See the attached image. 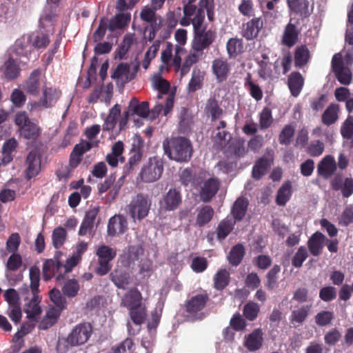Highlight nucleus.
Here are the masks:
<instances>
[{
	"mask_svg": "<svg viewBox=\"0 0 353 353\" xmlns=\"http://www.w3.org/2000/svg\"><path fill=\"white\" fill-rule=\"evenodd\" d=\"M165 154L171 160L188 162L190 160L193 148L190 139L183 137L166 139L163 143Z\"/></svg>",
	"mask_w": 353,
	"mask_h": 353,
	"instance_id": "obj_1",
	"label": "nucleus"
},
{
	"mask_svg": "<svg viewBox=\"0 0 353 353\" xmlns=\"http://www.w3.org/2000/svg\"><path fill=\"white\" fill-rule=\"evenodd\" d=\"M92 333V327L89 323L77 325L66 339L59 340L57 350L65 352L71 347L84 344L88 341Z\"/></svg>",
	"mask_w": 353,
	"mask_h": 353,
	"instance_id": "obj_2",
	"label": "nucleus"
},
{
	"mask_svg": "<svg viewBox=\"0 0 353 353\" xmlns=\"http://www.w3.org/2000/svg\"><path fill=\"white\" fill-rule=\"evenodd\" d=\"M203 23L204 21L194 20V37L192 41L193 50L201 54H203L204 50L209 48L216 38V31L212 29L206 30Z\"/></svg>",
	"mask_w": 353,
	"mask_h": 353,
	"instance_id": "obj_3",
	"label": "nucleus"
},
{
	"mask_svg": "<svg viewBox=\"0 0 353 353\" xmlns=\"http://www.w3.org/2000/svg\"><path fill=\"white\" fill-rule=\"evenodd\" d=\"M139 0H117L115 5L116 14L112 17V32L115 30H124L131 21L130 10Z\"/></svg>",
	"mask_w": 353,
	"mask_h": 353,
	"instance_id": "obj_4",
	"label": "nucleus"
},
{
	"mask_svg": "<svg viewBox=\"0 0 353 353\" xmlns=\"http://www.w3.org/2000/svg\"><path fill=\"white\" fill-rule=\"evenodd\" d=\"M29 275L30 280V290L32 297L28 303L26 308V313L30 316H36L41 314V310L39 306L40 297L39 296V287L40 282V270L37 266H32L29 270Z\"/></svg>",
	"mask_w": 353,
	"mask_h": 353,
	"instance_id": "obj_5",
	"label": "nucleus"
},
{
	"mask_svg": "<svg viewBox=\"0 0 353 353\" xmlns=\"http://www.w3.org/2000/svg\"><path fill=\"white\" fill-rule=\"evenodd\" d=\"M163 169V161L161 158L157 156L150 157L142 167L139 176L144 183H153L160 179Z\"/></svg>",
	"mask_w": 353,
	"mask_h": 353,
	"instance_id": "obj_6",
	"label": "nucleus"
},
{
	"mask_svg": "<svg viewBox=\"0 0 353 353\" xmlns=\"http://www.w3.org/2000/svg\"><path fill=\"white\" fill-rule=\"evenodd\" d=\"M150 205L151 202L147 196L138 194L128 205L129 213L133 219L142 220L148 216Z\"/></svg>",
	"mask_w": 353,
	"mask_h": 353,
	"instance_id": "obj_7",
	"label": "nucleus"
},
{
	"mask_svg": "<svg viewBox=\"0 0 353 353\" xmlns=\"http://www.w3.org/2000/svg\"><path fill=\"white\" fill-rule=\"evenodd\" d=\"M144 140L139 134H135L132 139V148L130 151V158L125 165L123 172L125 174L131 173L141 161L143 157Z\"/></svg>",
	"mask_w": 353,
	"mask_h": 353,
	"instance_id": "obj_8",
	"label": "nucleus"
},
{
	"mask_svg": "<svg viewBox=\"0 0 353 353\" xmlns=\"http://www.w3.org/2000/svg\"><path fill=\"white\" fill-rule=\"evenodd\" d=\"M290 14L308 18L314 10L313 0H286Z\"/></svg>",
	"mask_w": 353,
	"mask_h": 353,
	"instance_id": "obj_9",
	"label": "nucleus"
},
{
	"mask_svg": "<svg viewBox=\"0 0 353 353\" xmlns=\"http://www.w3.org/2000/svg\"><path fill=\"white\" fill-rule=\"evenodd\" d=\"M55 277L57 281L64 279L62 272V263L57 259H48L43 265V278L45 281H49Z\"/></svg>",
	"mask_w": 353,
	"mask_h": 353,
	"instance_id": "obj_10",
	"label": "nucleus"
},
{
	"mask_svg": "<svg viewBox=\"0 0 353 353\" xmlns=\"http://www.w3.org/2000/svg\"><path fill=\"white\" fill-rule=\"evenodd\" d=\"M210 300V296L206 291L196 294L185 301V311L191 314H196L203 310Z\"/></svg>",
	"mask_w": 353,
	"mask_h": 353,
	"instance_id": "obj_11",
	"label": "nucleus"
},
{
	"mask_svg": "<svg viewBox=\"0 0 353 353\" xmlns=\"http://www.w3.org/2000/svg\"><path fill=\"white\" fill-rule=\"evenodd\" d=\"M263 27L262 17H253L248 22L243 23L241 34L248 41L256 39Z\"/></svg>",
	"mask_w": 353,
	"mask_h": 353,
	"instance_id": "obj_12",
	"label": "nucleus"
},
{
	"mask_svg": "<svg viewBox=\"0 0 353 353\" xmlns=\"http://www.w3.org/2000/svg\"><path fill=\"white\" fill-rule=\"evenodd\" d=\"M92 147V142L83 139L76 144L70 155V166L76 168L82 161L83 154L90 150Z\"/></svg>",
	"mask_w": 353,
	"mask_h": 353,
	"instance_id": "obj_13",
	"label": "nucleus"
},
{
	"mask_svg": "<svg viewBox=\"0 0 353 353\" xmlns=\"http://www.w3.org/2000/svg\"><path fill=\"white\" fill-rule=\"evenodd\" d=\"M182 203V196L179 190L171 188L163 196L160 201L161 207L165 211H174L176 210Z\"/></svg>",
	"mask_w": 353,
	"mask_h": 353,
	"instance_id": "obj_14",
	"label": "nucleus"
},
{
	"mask_svg": "<svg viewBox=\"0 0 353 353\" xmlns=\"http://www.w3.org/2000/svg\"><path fill=\"white\" fill-rule=\"evenodd\" d=\"M96 254L98 256V265L95 267L94 271L100 276L105 275L110 270V248L101 245L97 249Z\"/></svg>",
	"mask_w": 353,
	"mask_h": 353,
	"instance_id": "obj_15",
	"label": "nucleus"
},
{
	"mask_svg": "<svg viewBox=\"0 0 353 353\" xmlns=\"http://www.w3.org/2000/svg\"><path fill=\"white\" fill-rule=\"evenodd\" d=\"M61 96V90L53 87L43 86L42 96L37 104L43 108H52Z\"/></svg>",
	"mask_w": 353,
	"mask_h": 353,
	"instance_id": "obj_16",
	"label": "nucleus"
},
{
	"mask_svg": "<svg viewBox=\"0 0 353 353\" xmlns=\"http://www.w3.org/2000/svg\"><path fill=\"white\" fill-rule=\"evenodd\" d=\"M263 341V332L261 328H256L244 336L243 346L249 352H256L262 347Z\"/></svg>",
	"mask_w": 353,
	"mask_h": 353,
	"instance_id": "obj_17",
	"label": "nucleus"
},
{
	"mask_svg": "<svg viewBox=\"0 0 353 353\" xmlns=\"http://www.w3.org/2000/svg\"><path fill=\"white\" fill-rule=\"evenodd\" d=\"M135 73L130 72V65L125 63H119L112 73V79L117 80V84L123 88L125 83L132 80Z\"/></svg>",
	"mask_w": 353,
	"mask_h": 353,
	"instance_id": "obj_18",
	"label": "nucleus"
},
{
	"mask_svg": "<svg viewBox=\"0 0 353 353\" xmlns=\"http://www.w3.org/2000/svg\"><path fill=\"white\" fill-rule=\"evenodd\" d=\"M220 185L221 182L217 178L212 177L205 181L199 192L201 201L205 203L211 201L219 190Z\"/></svg>",
	"mask_w": 353,
	"mask_h": 353,
	"instance_id": "obj_19",
	"label": "nucleus"
},
{
	"mask_svg": "<svg viewBox=\"0 0 353 353\" xmlns=\"http://www.w3.org/2000/svg\"><path fill=\"white\" fill-rule=\"evenodd\" d=\"M41 72L39 69L34 70L24 83L23 90L30 95L37 97L39 95L41 88Z\"/></svg>",
	"mask_w": 353,
	"mask_h": 353,
	"instance_id": "obj_20",
	"label": "nucleus"
},
{
	"mask_svg": "<svg viewBox=\"0 0 353 353\" xmlns=\"http://www.w3.org/2000/svg\"><path fill=\"white\" fill-rule=\"evenodd\" d=\"M212 70L217 81L221 83L227 80L230 72V65L226 59L217 58L212 61Z\"/></svg>",
	"mask_w": 353,
	"mask_h": 353,
	"instance_id": "obj_21",
	"label": "nucleus"
},
{
	"mask_svg": "<svg viewBox=\"0 0 353 353\" xmlns=\"http://www.w3.org/2000/svg\"><path fill=\"white\" fill-rule=\"evenodd\" d=\"M26 176L30 179L37 176L41 168V157L36 150L30 151L26 157Z\"/></svg>",
	"mask_w": 353,
	"mask_h": 353,
	"instance_id": "obj_22",
	"label": "nucleus"
},
{
	"mask_svg": "<svg viewBox=\"0 0 353 353\" xmlns=\"http://www.w3.org/2000/svg\"><path fill=\"white\" fill-rule=\"evenodd\" d=\"M336 163L334 158L331 155H327L321 159L318 164V174L325 179L330 178L336 170Z\"/></svg>",
	"mask_w": 353,
	"mask_h": 353,
	"instance_id": "obj_23",
	"label": "nucleus"
},
{
	"mask_svg": "<svg viewBox=\"0 0 353 353\" xmlns=\"http://www.w3.org/2000/svg\"><path fill=\"white\" fill-rule=\"evenodd\" d=\"M273 163L272 158L263 156L256 161L252 170V176L255 180H260L265 176Z\"/></svg>",
	"mask_w": 353,
	"mask_h": 353,
	"instance_id": "obj_24",
	"label": "nucleus"
},
{
	"mask_svg": "<svg viewBox=\"0 0 353 353\" xmlns=\"http://www.w3.org/2000/svg\"><path fill=\"white\" fill-rule=\"evenodd\" d=\"M300 33L301 30L297 28L290 21L284 29L281 39L282 43L288 48L294 46L299 41Z\"/></svg>",
	"mask_w": 353,
	"mask_h": 353,
	"instance_id": "obj_25",
	"label": "nucleus"
},
{
	"mask_svg": "<svg viewBox=\"0 0 353 353\" xmlns=\"http://www.w3.org/2000/svg\"><path fill=\"white\" fill-rule=\"evenodd\" d=\"M325 239V236L319 231L310 236L307 241V246L312 255L317 256L321 254Z\"/></svg>",
	"mask_w": 353,
	"mask_h": 353,
	"instance_id": "obj_26",
	"label": "nucleus"
},
{
	"mask_svg": "<svg viewBox=\"0 0 353 353\" xmlns=\"http://www.w3.org/2000/svg\"><path fill=\"white\" fill-rule=\"evenodd\" d=\"M98 212L99 210L96 208H94L86 212L79 230V234L80 236H84L92 230Z\"/></svg>",
	"mask_w": 353,
	"mask_h": 353,
	"instance_id": "obj_27",
	"label": "nucleus"
},
{
	"mask_svg": "<svg viewBox=\"0 0 353 353\" xmlns=\"http://www.w3.org/2000/svg\"><path fill=\"white\" fill-rule=\"evenodd\" d=\"M248 207V201L246 199L243 197L238 198L234 203L232 209L231 214L236 222H239L244 218Z\"/></svg>",
	"mask_w": 353,
	"mask_h": 353,
	"instance_id": "obj_28",
	"label": "nucleus"
},
{
	"mask_svg": "<svg viewBox=\"0 0 353 353\" xmlns=\"http://www.w3.org/2000/svg\"><path fill=\"white\" fill-rule=\"evenodd\" d=\"M204 110L205 114L210 117L212 121L220 119L223 114V109L220 107L219 101L214 97L207 100Z\"/></svg>",
	"mask_w": 353,
	"mask_h": 353,
	"instance_id": "obj_29",
	"label": "nucleus"
},
{
	"mask_svg": "<svg viewBox=\"0 0 353 353\" xmlns=\"http://www.w3.org/2000/svg\"><path fill=\"white\" fill-rule=\"evenodd\" d=\"M18 142L14 138L7 140L2 146V159L0 166L6 165L13 160L12 152L16 150Z\"/></svg>",
	"mask_w": 353,
	"mask_h": 353,
	"instance_id": "obj_30",
	"label": "nucleus"
},
{
	"mask_svg": "<svg viewBox=\"0 0 353 353\" xmlns=\"http://www.w3.org/2000/svg\"><path fill=\"white\" fill-rule=\"evenodd\" d=\"M226 50L229 57L236 58L244 52V44L242 39L233 37L228 39Z\"/></svg>",
	"mask_w": 353,
	"mask_h": 353,
	"instance_id": "obj_31",
	"label": "nucleus"
},
{
	"mask_svg": "<svg viewBox=\"0 0 353 353\" xmlns=\"http://www.w3.org/2000/svg\"><path fill=\"white\" fill-rule=\"evenodd\" d=\"M98 99H101L106 103L110 102V83H108L105 86V90H103V86L95 88L94 91L90 94L88 97V102L90 103H96Z\"/></svg>",
	"mask_w": 353,
	"mask_h": 353,
	"instance_id": "obj_32",
	"label": "nucleus"
},
{
	"mask_svg": "<svg viewBox=\"0 0 353 353\" xmlns=\"http://www.w3.org/2000/svg\"><path fill=\"white\" fill-rule=\"evenodd\" d=\"M303 78L299 72H292L288 78V87L292 96L297 97L303 86Z\"/></svg>",
	"mask_w": 353,
	"mask_h": 353,
	"instance_id": "obj_33",
	"label": "nucleus"
},
{
	"mask_svg": "<svg viewBox=\"0 0 353 353\" xmlns=\"http://www.w3.org/2000/svg\"><path fill=\"white\" fill-rule=\"evenodd\" d=\"M142 296L137 289H132L126 293L123 299L122 303L128 310L141 305Z\"/></svg>",
	"mask_w": 353,
	"mask_h": 353,
	"instance_id": "obj_34",
	"label": "nucleus"
},
{
	"mask_svg": "<svg viewBox=\"0 0 353 353\" xmlns=\"http://www.w3.org/2000/svg\"><path fill=\"white\" fill-rule=\"evenodd\" d=\"M21 69L16 60L10 57L6 61L3 65V74L8 80H13L18 77Z\"/></svg>",
	"mask_w": 353,
	"mask_h": 353,
	"instance_id": "obj_35",
	"label": "nucleus"
},
{
	"mask_svg": "<svg viewBox=\"0 0 353 353\" xmlns=\"http://www.w3.org/2000/svg\"><path fill=\"white\" fill-rule=\"evenodd\" d=\"M311 308H312V305H302L296 310H294L292 312L290 316V323L292 324L303 323L307 318V316L310 312Z\"/></svg>",
	"mask_w": 353,
	"mask_h": 353,
	"instance_id": "obj_36",
	"label": "nucleus"
},
{
	"mask_svg": "<svg viewBox=\"0 0 353 353\" xmlns=\"http://www.w3.org/2000/svg\"><path fill=\"white\" fill-rule=\"evenodd\" d=\"M129 110L132 114L147 118L150 112L149 103L148 101L139 103L136 99H133L130 102Z\"/></svg>",
	"mask_w": 353,
	"mask_h": 353,
	"instance_id": "obj_37",
	"label": "nucleus"
},
{
	"mask_svg": "<svg viewBox=\"0 0 353 353\" xmlns=\"http://www.w3.org/2000/svg\"><path fill=\"white\" fill-rule=\"evenodd\" d=\"M135 41L136 38L134 33L125 34L118 50L115 52L114 59H122Z\"/></svg>",
	"mask_w": 353,
	"mask_h": 353,
	"instance_id": "obj_38",
	"label": "nucleus"
},
{
	"mask_svg": "<svg viewBox=\"0 0 353 353\" xmlns=\"http://www.w3.org/2000/svg\"><path fill=\"white\" fill-rule=\"evenodd\" d=\"M235 224L236 221H233L232 218H229L228 216L222 220L219 223L216 229L217 239L219 240L225 239L234 229Z\"/></svg>",
	"mask_w": 353,
	"mask_h": 353,
	"instance_id": "obj_39",
	"label": "nucleus"
},
{
	"mask_svg": "<svg viewBox=\"0 0 353 353\" xmlns=\"http://www.w3.org/2000/svg\"><path fill=\"white\" fill-rule=\"evenodd\" d=\"M129 315L132 322L137 325H142L148 316L146 307L141 304L129 310Z\"/></svg>",
	"mask_w": 353,
	"mask_h": 353,
	"instance_id": "obj_40",
	"label": "nucleus"
},
{
	"mask_svg": "<svg viewBox=\"0 0 353 353\" xmlns=\"http://www.w3.org/2000/svg\"><path fill=\"white\" fill-rule=\"evenodd\" d=\"M63 294L68 298L77 296L80 290L79 281L75 279H68L65 280L61 288Z\"/></svg>",
	"mask_w": 353,
	"mask_h": 353,
	"instance_id": "obj_41",
	"label": "nucleus"
},
{
	"mask_svg": "<svg viewBox=\"0 0 353 353\" xmlns=\"http://www.w3.org/2000/svg\"><path fill=\"white\" fill-rule=\"evenodd\" d=\"M214 211L210 205L203 206L198 212L196 223L199 227H203L210 222Z\"/></svg>",
	"mask_w": 353,
	"mask_h": 353,
	"instance_id": "obj_42",
	"label": "nucleus"
},
{
	"mask_svg": "<svg viewBox=\"0 0 353 353\" xmlns=\"http://www.w3.org/2000/svg\"><path fill=\"white\" fill-rule=\"evenodd\" d=\"M214 288L217 290H223L230 283V273L226 269H221L217 271L214 276Z\"/></svg>",
	"mask_w": 353,
	"mask_h": 353,
	"instance_id": "obj_43",
	"label": "nucleus"
},
{
	"mask_svg": "<svg viewBox=\"0 0 353 353\" xmlns=\"http://www.w3.org/2000/svg\"><path fill=\"white\" fill-rule=\"evenodd\" d=\"M245 255V248L241 244H236L232 247L229 252L228 259L229 263L233 266L239 265Z\"/></svg>",
	"mask_w": 353,
	"mask_h": 353,
	"instance_id": "obj_44",
	"label": "nucleus"
},
{
	"mask_svg": "<svg viewBox=\"0 0 353 353\" xmlns=\"http://www.w3.org/2000/svg\"><path fill=\"white\" fill-rule=\"evenodd\" d=\"M19 131L23 137L29 140H36L41 134V128L32 121L23 126Z\"/></svg>",
	"mask_w": 353,
	"mask_h": 353,
	"instance_id": "obj_45",
	"label": "nucleus"
},
{
	"mask_svg": "<svg viewBox=\"0 0 353 353\" xmlns=\"http://www.w3.org/2000/svg\"><path fill=\"white\" fill-rule=\"evenodd\" d=\"M202 54H203L194 50L186 56L181 68V75L182 77L189 72L191 67L200 60Z\"/></svg>",
	"mask_w": 353,
	"mask_h": 353,
	"instance_id": "obj_46",
	"label": "nucleus"
},
{
	"mask_svg": "<svg viewBox=\"0 0 353 353\" xmlns=\"http://www.w3.org/2000/svg\"><path fill=\"white\" fill-rule=\"evenodd\" d=\"M290 182H285L278 190L276 202L280 206H283L290 200L292 194Z\"/></svg>",
	"mask_w": 353,
	"mask_h": 353,
	"instance_id": "obj_47",
	"label": "nucleus"
},
{
	"mask_svg": "<svg viewBox=\"0 0 353 353\" xmlns=\"http://www.w3.org/2000/svg\"><path fill=\"white\" fill-rule=\"evenodd\" d=\"M245 87L248 88L250 91V94L256 101H259L263 98V91L261 88L256 84H255L252 78L251 73L248 72L245 79Z\"/></svg>",
	"mask_w": 353,
	"mask_h": 353,
	"instance_id": "obj_48",
	"label": "nucleus"
},
{
	"mask_svg": "<svg viewBox=\"0 0 353 353\" xmlns=\"http://www.w3.org/2000/svg\"><path fill=\"white\" fill-rule=\"evenodd\" d=\"M339 105L331 104L324 111L322 115V122L326 125H330L338 120Z\"/></svg>",
	"mask_w": 353,
	"mask_h": 353,
	"instance_id": "obj_49",
	"label": "nucleus"
},
{
	"mask_svg": "<svg viewBox=\"0 0 353 353\" xmlns=\"http://www.w3.org/2000/svg\"><path fill=\"white\" fill-rule=\"evenodd\" d=\"M163 19L161 17H159L157 19L149 23V25L145 28V32H148L147 39L149 41H152L155 39L157 33L163 27Z\"/></svg>",
	"mask_w": 353,
	"mask_h": 353,
	"instance_id": "obj_50",
	"label": "nucleus"
},
{
	"mask_svg": "<svg viewBox=\"0 0 353 353\" xmlns=\"http://www.w3.org/2000/svg\"><path fill=\"white\" fill-rule=\"evenodd\" d=\"M128 227L125 218L121 215L112 216V236L123 233Z\"/></svg>",
	"mask_w": 353,
	"mask_h": 353,
	"instance_id": "obj_51",
	"label": "nucleus"
},
{
	"mask_svg": "<svg viewBox=\"0 0 353 353\" xmlns=\"http://www.w3.org/2000/svg\"><path fill=\"white\" fill-rule=\"evenodd\" d=\"M260 312V306L258 303L250 301L243 306V314L245 318L250 321H254Z\"/></svg>",
	"mask_w": 353,
	"mask_h": 353,
	"instance_id": "obj_52",
	"label": "nucleus"
},
{
	"mask_svg": "<svg viewBox=\"0 0 353 353\" xmlns=\"http://www.w3.org/2000/svg\"><path fill=\"white\" fill-rule=\"evenodd\" d=\"M124 150V144L121 141H117L112 146V167H116L119 161L121 163L124 161V157L122 156Z\"/></svg>",
	"mask_w": 353,
	"mask_h": 353,
	"instance_id": "obj_53",
	"label": "nucleus"
},
{
	"mask_svg": "<svg viewBox=\"0 0 353 353\" xmlns=\"http://www.w3.org/2000/svg\"><path fill=\"white\" fill-rule=\"evenodd\" d=\"M295 133L294 126L290 124L285 125L279 135V142L281 145H288Z\"/></svg>",
	"mask_w": 353,
	"mask_h": 353,
	"instance_id": "obj_54",
	"label": "nucleus"
},
{
	"mask_svg": "<svg viewBox=\"0 0 353 353\" xmlns=\"http://www.w3.org/2000/svg\"><path fill=\"white\" fill-rule=\"evenodd\" d=\"M107 30H110V19L103 18L101 19L98 28L93 33L92 38L94 41L98 42L103 39Z\"/></svg>",
	"mask_w": 353,
	"mask_h": 353,
	"instance_id": "obj_55",
	"label": "nucleus"
},
{
	"mask_svg": "<svg viewBox=\"0 0 353 353\" xmlns=\"http://www.w3.org/2000/svg\"><path fill=\"white\" fill-rule=\"evenodd\" d=\"M309 51L305 46H301L296 49L294 53L295 65L297 67L305 65L309 59Z\"/></svg>",
	"mask_w": 353,
	"mask_h": 353,
	"instance_id": "obj_56",
	"label": "nucleus"
},
{
	"mask_svg": "<svg viewBox=\"0 0 353 353\" xmlns=\"http://www.w3.org/2000/svg\"><path fill=\"white\" fill-rule=\"evenodd\" d=\"M161 42V41L159 39L154 41L153 44L149 48V49L145 52V57L142 64L143 67L145 69H147L148 68L151 60L156 57L157 53L159 50Z\"/></svg>",
	"mask_w": 353,
	"mask_h": 353,
	"instance_id": "obj_57",
	"label": "nucleus"
},
{
	"mask_svg": "<svg viewBox=\"0 0 353 353\" xmlns=\"http://www.w3.org/2000/svg\"><path fill=\"white\" fill-rule=\"evenodd\" d=\"M273 123L272 110L268 108H264L259 115V126L261 130H266L270 128Z\"/></svg>",
	"mask_w": 353,
	"mask_h": 353,
	"instance_id": "obj_58",
	"label": "nucleus"
},
{
	"mask_svg": "<svg viewBox=\"0 0 353 353\" xmlns=\"http://www.w3.org/2000/svg\"><path fill=\"white\" fill-rule=\"evenodd\" d=\"M66 236L67 233L63 228L58 227L55 228L52 235L54 247L57 249L60 248L65 241Z\"/></svg>",
	"mask_w": 353,
	"mask_h": 353,
	"instance_id": "obj_59",
	"label": "nucleus"
},
{
	"mask_svg": "<svg viewBox=\"0 0 353 353\" xmlns=\"http://www.w3.org/2000/svg\"><path fill=\"white\" fill-rule=\"evenodd\" d=\"M49 296L51 301L57 307H59L61 310H63L66 307L67 303L65 297L61 294L60 290L54 288L50 291Z\"/></svg>",
	"mask_w": 353,
	"mask_h": 353,
	"instance_id": "obj_60",
	"label": "nucleus"
},
{
	"mask_svg": "<svg viewBox=\"0 0 353 353\" xmlns=\"http://www.w3.org/2000/svg\"><path fill=\"white\" fill-rule=\"evenodd\" d=\"M334 318L333 312L323 310L316 314L314 317L315 323L320 327L330 325Z\"/></svg>",
	"mask_w": 353,
	"mask_h": 353,
	"instance_id": "obj_61",
	"label": "nucleus"
},
{
	"mask_svg": "<svg viewBox=\"0 0 353 353\" xmlns=\"http://www.w3.org/2000/svg\"><path fill=\"white\" fill-rule=\"evenodd\" d=\"M32 52V47L29 45L28 42H24L21 40H17L15 43L14 52L17 56L21 57H24L29 60V56Z\"/></svg>",
	"mask_w": 353,
	"mask_h": 353,
	"instance_id": "obj_62",
	"label": "nucleus"
},
{
	"mask_svg": "<svg viewBox=\"0 0 353 353\" xmlns=\"http://www.w3.org/2000/svg\"><path fill=\"white\" fill-rule=\"evenodd\" d=\"M239 12L244 17H252L254 15V5L252 0H241L238 6Z\"/></svg>",
	"mask_w": 353,
	"mask_h": 353,
	"instance_id": "obj_63",
	"label": "nucleus"
},
{
	"mask_svg": "<svg viewBox=\"0 0 353 353\" xmlns=\"http://www.w3.org/2000/svg\"><path fill=\"white\" fill-rule=\"evenodd\" d=\"M353 223V205L346 206L339 219V224L342 226H348Z\"/></svg>",
	"mask_w": 353,
	"mask_h": 353,
	"instance_id": "obj_64",
	"label": "nucleus"
}]
</instances>
